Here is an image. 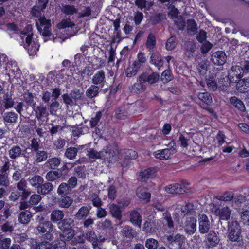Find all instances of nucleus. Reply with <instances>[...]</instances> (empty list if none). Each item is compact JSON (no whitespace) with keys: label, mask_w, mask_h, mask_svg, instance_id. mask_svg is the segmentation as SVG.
<instances>
[{"label":"nucleus","mask_w":249,"mask_h":249,"mask_svg":"<svg viewBox=\"0 0 249 249\" xmlns=\"http://www.w3.org/2000/svg\"><path fill=\"white\" fill-rule=\"evenodd\" d=\"M58 227L61 231L60 237L61 240L69 241L72 239L75 235L73 227L75 226L74 220L66 218L58 223Z\"/></svg>","instance_id":"f257e3e1"},{"label":"nucleus","mask_w":249,"mask_h":249,"mask_svg":"<svg viewBox=\"0 0 249 249\" xmlns=\"http://www.w3.org/2000/svg\"><path fill=\"white\" fill-rule=\"evenodd\" d=\"M36 220L38 223L36 227V231L38 234H45L47 239L50 241H52L53 236L52 232L53 228L52 223L45 218V214L37 215L36 217Z\"/></svg>","instance_id":"f03ea898"},{"label":"nucleus","mask_w":249,"mask_h":249,"mask_svg":"<svg viewBox=\"0 0 249 249\" xmlns=\"http://www.w3.org/2000/svg\"><path fill=\"white\" fill-rule=\"evenodd\" d=\"M16 189L11 193L9 199L11 201H16L19 198L21 200H26L31 194V192L28 188L27 184L24 179H21L16 184Z\"/></svg>","instance_id":"7ed1b4c3"},{"label":"nucleus","mask_w":249,"mask_h":249,"mask_svg":"<svg viewBox=\"0 0 249 249\" xmlns=\"http://www.w3.org/2000/svg\"><path fill=\"white\" fill-rule=\"evenodd\" d=\"M11 160L4 156L1 160L2 165L0 167V185L7 190L10 184V171L11 169Z\"/></svg>","instance_id":"20e7f679"},{"label":"nucleus","mask_w":249,"mask_h":249,"mask_svg":"<svg viewBox=\"0 0 249 249\" xmlns=\"http://www.w3.org/2000/svg\"><path fill=\"white\" fill-rule=\"evenodd\" d=\"M241 229L237 221H232L229 224L227 236L230 241L238 242L242 240Z\"/></svg>","instance_id":"39448f33"},{"label":"nucleus","mask_w":249,"mask_h":249,"mask_svg":"<svg viewBox=\"0 0 249 249\" xmlns=\"http://www.w3.org/2000/svg\"><path fill=\"white\" fill-rule=\"evenodd\" d=\"M160 79V75L151 68L143 72L137 78L138 82H143L149 85L156 83Z\"/></svg>","instance_id":"423d86ee"},{"label":"nucleus","mask_w":249,"mask_h":249,"mask_svg":"<svg viewBox=\"0 0 249 249\" xmlns=\"http://www.w3.org/2000/svg\"><path fill=\"white\" fill-rule=\"evenodd\" d=\"M158 172L157 167H151L142 170L139 172L138 179L139 181L146 182L148 179L154 178Z\"/></svg>","instance_id":"0eeeda50"},{"label":"nucleus","mask_w":249,"mask_h":249,"mask_svg":"<svg viewBox=\"0 0 249 249\" xmlns=\"http://www.w3.org/2000/svg\"><path fill=\"white\" fill-rule=\"evenodd\" d=\"M219 242L220 238L218 233L214 231H211L208 233L204 241L206 247L208 249L216 247Z\"/></svg>","instance_id":"6e6552de"},{"label":"nucleus","mask_w":249,"mask_h":249,"mask_svg":"<svg viewBox=\"0 0 249 249\" xmlns=\"http://www.w3.org/2000/svg\"><path fill=\"white\" fill-rule=\"evenodd\" d=\"M196 218L194 216L186 217L183 229L188 235H193L196 230Z\"/></svg>","instance_id":"1a4fd4ad"},{"label":"nucleus","mask_w":249,"mask_h":249,"mask_svg":"<svg viewBox=\"0 0 249 249\" xmlns=\"http://www.w3.org/2000/svg\"><path fill=\"white\" fill-rule=\"evenodd\" d=\"M109 210L110 215L115 219V221L122 224L123 209L121 207L116 204L111 203L109 205Z\"/></svg>","instance_id":"9d476101"},{"label":"nucleus","mask_w":249,"mask_h":249,"mask_svg":"<svg viewBox=\"0 0 249 249\" xmlns=\"http://www.w3.org/2000/svg\"><path fill=\"white\" fill-rule=\"evenodd\" d=\"M210 229V222L208 217L204 213L198 215V230L201 234L209 232Z\"/></svg>","instance_id":"9b49d317"},{"label":"nucleus","mask_w":249,"mask_h":249,"mask_svg":"<svg viewBox=\"0 0 249 249\" xmlns=\"http://www.w3.org/2000/svg\"><path fill=\"white\" fill-rule=\"evenodd\" d=\"M6 70L8 72L9 76L19 78L22 74L20 69L16 61L8 62L6 67Z\"/></svg>","instance_id":"f8f14e48"},{"label":"nucleus","mask_w":249,"mask_h":249,"mask_svg":"<svg viewBox=\"0 0 249 249\" xmlns=\"http://www.w3.org/2000/svg\"><path fill=\"white\" fill-rule=\"evenodd\" d=\"M226 58L225 53L222 51H218L213 53L211 60L215 65L220 66L225 64Z\"/></svg>","instance_id":"ddd939ff"},{"label":"nucleus","mask_w":249,"mask_h":249,"mask_svg":"<svg viewBox=\"0 0 249 249\" xmlns=\"http://www.w3.org/2000/svg\"><path fill=\"white\" fill-rule=\"evenodd\" d=\"M174 151L172 148L158 150L153 153V155L156 158L161 160H168L174 154Z\"/></svg>","instance_id":"4468645a"},{"label":"nucleus","mask_w":249,"mask_h":249,"mask_svg":"<svg viewBox=\"0 0 249 249\" xmlns=\"http://www.w3.org/2000/svg\"><path fill=\"white\" fill-rule=\"evenodd\" d=\"M8 154L11 160L22 157H25V154L22 152V149L18 144L12 145L9 149Z\"/></svg>","instance_id":"2eb2a0df"},{"label":"nucleus","mask_w":249,"mask_h":249,"mask_svg":"<svg viewBox=\"0 0 249 249\" xmlns=\"http://www.w3.org/2000/svg\"><path fill=\"white\" fill-rule=\"evenodd\" d=\"M106 82L105 72L101 70L97 71L93 76L92 82L95 85H98L102 88Z\"/></svg>","instance_id":"dca6fc26"},{"label":"nucleus","mask_w":249,"mask_h":249,"mask_svg":"<svg viewBox=\"0 0 249 249\" xmlns=\"http://www.w3.org/2000/svg\"><path fill=\"white\" fill-rule=\"evenodd\" d=\"M86 237L89 241L92 243L94 249H100V245L102 240L98 238L95 232L92 230L88 231L86 233Z\"/></svg>","instance_id":"f3484780"},{"label":"nucleus","mask_w":249,"mask_h":249,"mask_svg":"<svg viewBox=\"0 0 249 249\" xmlns=\"http://www.w3.org/2000/svg\"><path fill=\"white\" fill-rule=\"evenodd\" d=\"M184 237L179 234H176L175 236L173 235H170L166 237V240L169 245H176L181 247L184 240Z\"/></svg>","instance_id":"a211bd4d"},{"label":"nucleus","mask_w":249,"mask_h":249,"mask_svg":"<svg viewBox=\"0 0 249 249\" xmlns=\"http://www.w3.org/2000/svg\"><path fill=\"white\" fill-rule=\"evenodd\" d=\"M145 47L149 52H153L156 48V37L153 33H149L145 42Z\"/></svg>","instance_id":"6ab92c4d"},{"label":"nucleus","mask_w":249,"mask_h":249,"mask_svg":"<svg viewBox=\"0 0 249 249\" xmlns=\"http://www.w3.org/2000/svg\"><path fill=\"white\" fill-rule=\"evenodd\" d=\"M231 213V211L227 206L217 209L215 211V213L219 216L220 220H228Z\"/></svg>","instance_id":"aec40b11"},{"label":"nucleus","mask_w":249,"mask_h":249,"mask_svg":"<svg viewBox=\"0 0 249 249\" xmlns=\"http://www.w3.org/2000/svg\"><path fill=\"white\" fill-rule=\"evenodd\" d=\"M137 196L140 199L143 200L145 203H147L150 201L151 193L147 191L144 187H140L138 188Z\"/></svg>","instance_id":"412c9836"},{"label":"nucleus","mask_w":249,"mask_h":249,"mask_svg":"<svg viewBox=\"0 0 249 249\" xmlns=\"http://www.w3.org/2000/svg\"><path fill=\"white\" fill-rule=\"evenodd\" d=\"M64 213L63 211L55 209L52 211L50 215V220L52 223H57L62 220L64 217Z\"/></svg>","instance_id":"4be33fe9"},{"label":"nucleus","mask_w":249,"mask_h":249,"mask_svg":"<svg viewBox=\"0 0 249 249\" xmlns=\"http://www.w3.org/2000/svg\"><path fill=\"white\" fill-rule=\"evenodd\" d=\"M165 191L172 194H181L185 191L181 185L178 183L172 184L166 186Z\"/></svg>","instance_id":"5701e85b"},{"label":"nucleus","mask_w":249,"mask_h":249,"mask_svg":"<svg viewBox=\"0 0 249 249\" xmlns=\"http://www.w3.org/2000/svg\"><path fill=\"white\" fill-rule=\"evenodd\" d=\"M18 117L17 114L13 111L6 112L4 113L2 116L3 121L5 125L16 123Z\"/></svg>","instance_id":"b1692460"},{"label":"nucleus","mask_w":249,"mask_h":249,"mask_svg":"<svg viewBox=\"0 0 249 249\" xmlns=\"http://www.w3.org/2000/svg\"><path fill=\"white\" fill-rule=\"evenodd\" d=\"M231 70L230 76L232 77V78L236 77L237 79L235 80V82L240 81L244 74L242 70V67L238 65L233 66L231 67Z\"/></svg>","instance_id":"393cba45"},{"label":"nucleus","mask_w":249,"mask_h":249,"mask_svg":"<svg viewBox=\"0 0 249 249\" xmlns=\"http://www.w3.org/2000/svg\"><path fill=\"white\" fill-rule=\"evenodd\" d=\"M62 176V171L60 169L55 171H50L46 175V179L50 182L59 179Z\"/></svg>","instance_id":"a878e982"},{"label":"nucleus","mask_w":249,"mask_h":249,"mask_svg":"<svg viewBox=\"0 0 249 249\" xmlns=\"http://www.w3.org/2000/svg\"><path fill=\"white\" fill-rule=\"evenodd\" d=\"M130 221L135 226H140L142 217L140 213L136 210H132L130 213Z\"/></svg>","instance_id":"bb28decb"},{"label":"nucleus","mask_w":249,"mask_h":249,"mask_svg":"<svg viewBox=\"0 0 249 249\" xmlns=\"http://www.w3.org/2000/svg\"><path fill=\"white\" fill-rule=\"evenodd\" d=\"M230 102L238 110L245 112L246 107L244 103L236 96H232L229 99Z\"/></svg>","instance_id":"cd10ccee"},{"label":"nucleus","mask_w":249,"mask_h":249,"mask_svg":"<svg viewBox=\"0 0 249 249\" xmlns=\"http://www.w3.org/2000/svg\"><path fill=\"white\" fill-rule=\"evenodd\" d=\"M158 230L157 226L154 221H146L143 225V231L146 233L153 234Z\"/></svg>","instance_id":"c85d7f7f"},{"label":"nucleus","mask_w":249,"mask_h":249,"mask_svg":"<svg viewBox=\"0 0 249 249\" xmlns=\"http://www.w3.org/2000/svg\"><path fill=\"white\" fill-rule=\"evenodd\" d=\"M32 217V213L28 210L21 211L18 216V221L20 223L23 224H28Z\"/></svg>","instance_id":"c756f323"},{"label":"nucleus","mask_w":249,"mask_h":249,"mask_svg":"<svg viewBox=\"0 0 249 249\" xmlns=\"http://www.w3.org/2000/svg\"><path fill=\"white\" fill-rule=\"evenodd\" d=\"M122 232L124 236L130 239L134 238L137 235L136 231L129 226H124Z\"/></svg>","instance_id":"7c9ffc66"},{"label":"nucleus","mask_w":249,"mask_h":249,"mask_svg":"<svg viewBox=\"0 0 249 249\" xmlns=\"http://www.w3.org/2000/svg\"><path fill=\"white\" fill-rule=\"evenodd\" d=\"M34 156V159L37 163L45 161L48 158V154L46 151L38 150L35 152L33 154Z\"/></svg>","instance_id":"2f4dec72"},{"label":"nucleus","mask_w":249,"mask_h":249,"mask_svg":"<svg viewBox=\"0 0 249 249\" xmlns=\"http://www.w3.org/2000/svg\"><path fill=\"white\" fill-rule=\"evenodd\" d=\"M53 189V184L50 182H46L42 183L40 187L38 188L37 193L42 195H47L49 194Z\"/></svg>","instance_id":"473e14b6"},{"label":"nucleus","mask_w":249,"mask_h":249,"mask_svg":"<svg viewBox=\"0 0 249 249\" xmlns=\"http://www.w3.org/2000/svg\"><path fill=\"white\" fill-rule=\"evenodd\" d=\"M29 182L32 187L36 188L37 190L41 184L44 182V179L39 175H34L29 179Z\"/></svg>","instance_id":"72a5a7b5"},{"label":"nucleus","mask_w":249,"mask_h":249,"mask_svg":"<svg viewBox=\"0 0 249 249\" xmlns=\"http://www.w3.org/2000/svg\"><path fill=\"white\" fill-rule=\"evenodd\" d=\"M61 11L68 16L73 15L77 12V10L74 5L69 4H62Z\"/></svg>","instance_id":"f704fd0d"},{"label":"nucleus","mask_w":249,"mask_h":249,"mask_svg":"<svg viewBox=\"0 0 249 249\" xmlns=\"http://www.w3.org/2000/svg\"><path fill=\"white\" fill-rule=\"evenodd\" d=\"M33 108L35 111L36 116L38 119L45 116L46 114L47 107L43 103H40L39 106L35 107Z\"/></svg>","instance_id":"c9c22d12"},{"label":"nucleus","mask_w":249,"mask_h":249,"mask_svg":"<svg viewBox=\"0 0 249 249\" xmlns=\"http://www.w3.org/2000/svg\"><path fill=\"white\" fill-rule=\"evenodd\" d=\"M71 191L72 190L71 189L70 186L67 185V183H62L59 185L57 193L59 196H65L70 194Z\"/></svg>","instance_id":"e433bc0d"},{"label":"nucleus","mask_w":249,"mask_h":249,"mask_svg":"<svg viewBox=\"0 0 249 249\" xmlns=\"http://www.w3.org/2000/svg\"><path fill=\"white\" fill-rule=\"evenodd\" d=\"M61 198L58 201V204L61 208H68L72 203V198L67 196H61Z\"/></svg>","instance_id":"4c0bfd02"},{"label":"nucleus","mask_w":249,"mask_h":249,"mask_svg":"<svg viewBox=\"0 0 249 249\" xmlns=\"http://www.w3.org/2000/svg\"><path fill=\"white\" fill-rule=\"evenodd\" d=\"M105 150L107 156L109 158H112L118 152V146L115 143L109 144L106 146Z\"/></svg>","instance_id":"58836bf2"},{"label":"nucleus","mask_w":249,"mask_h":249,"mask_svg":"<svg viewBox=\"0 0 249 249\" xmlns=\"http://www.w3.org/2000/svg\"><path fill=\"white\" fill-rule=\"evenodd\" d=\"M137 59L135 60L133 62L136 67H142V65L145 63L147 61V58L145 56V54L144 52L139 51L137 55Z\"/></svg>","instance_id":"ea45409f"},{"label":"nucleus","mask_w":249,"mask_h":249,"mask_svg":"<svg viewBox=\"0 0 249 249\" xmlns=\"http://www.w3.org/2000/svg\"><path fill=\"white\" fill-rule=\"evenodd\" d=\"M40 44L36 40H33V42L29 46H24V48L28 51L30 55H34L36 54L39 50Z\"/></svg>","instance_id":"a19ab883"},{"label":"nucleus","mask_w":249,"mask_h":249,"mask_svg":"<svg viewBox=\"0 0 249 249\" xmlns=\"http://www.w3.org/2000/svg\"><path fill=\"white\" fill-rule=\"evenodd\" d=\"M99 88L95 85H92L88 88L86 91V96L89 98L97 96L99 93Z\"/></svg>","instance_id":"79ce46f5"},{"label":"nucleus","mask_w":249,"mask_h":249,"mask_svg":"<svg viewBox=\"0 0 249 249\" xmlns=\"http://www.w3.org/2000/svg\"><path fill=\"white\" fill-rule=\"evenodd\" d=\"M115 117L120 120H125L127 118L128 113L124 107H120L115 110Z\"/></svg>","instance_id":"37998d69"},{"label":"nucleus","mask_w":249,"mask_h":249,"mask_svg":"<svg viewBox=\"0 0 249 249\" xmlns=\"http://www.w3.org/2000/svg\"><path fill=\"white\" fill-rule=\"evenodd\" d=\"M3 104L5 109H8L12 108L14 104V101L8 93L4 94L3 97Z\"/></svg>","instance_id":"c03bdc74"},{"label":"nucleus","mask_w":249,"mask_h":249,"mask_svg":"<svg viewBox=\"0 0 249 249\" xmlns=\"http://www.w3.org/2000/svg\"><path fill=\"white\" fill-rule=\"evenodd\" d=\"M187 30L188 32L195 34L197 32V24L193 18H190L187 20Z\"/></svg>","instance_id":"a18cd8bd"},{"label":"nucleus","mask_w":249,"mask_h":249,"mask_svg":"<svg viewBox=\"0 0 249 249\" xmlns=\"http://www.w3.org/2000/svg\"><path fill=\"white\" fill-rule=\"evenodd\" d=\"M198 99L204 103L210 105L213 102L211 94L207 92H200L197 95Z\"/></svg>","instance_id":"49530a36"},{"label":"nucleus","mask_w":249,"mask_h":249,"mask_svg":"<svg viewBox=\"0 0 249 249\" xmlns=\"http://www.w3.org/2000/svg\"><path fill=\"white\" fill-rule=\"evenodd\" d=\"M89 210L86 206L81 207L75 214V217L78 220L85 218L89 214Z\"/></svg>","instance_id":"de8ad7c7"},{"label":"nucleus","mask_w":249,"mask_h":249,"mask_svg":"<svg viewBox=\"0 0 249 249\" xmlns=\"http://www.w3.org/2000/svg\"><path fill=\"white\" fill-rule=\"evenodd\" d=\"M78 151V149L76 147H68L65 151V156L68 159L73 160L77 156Z\"/></svg>","instance_id":"09e8293b"},{"label":"nucleus","mask_w":249,"mask_h":249,"mask_svg":"<svg viewBox=\"0 0 249 249\" xmlns=\"http://www.w3.org/2000/svg\"><path fill=\"white\" fill-rule=\"evenodd\" d=\"M141 68V67H136L134 65V63L133 62L132 65L126 69V76L127 77H132L135 76Z\"/></svg>","instance_id":"8fccbe9b"},{"label":"nucleus","mask_w":249,"mask_h":249,"mask_svg":"<svg viewBox=\"0 0 249 249\" xmlns=\"http://www.w3.org/2000/svg\"><path fill=\"white\" fill-rule=\"evenodd\" d=\"M24 101L28 106H31L33 108H34L36 102L34 100V96L31 92H28L25 93L23 96Z\"/></svg>","instance_id":"3c124183"},{"label":"nucleus","mask_w":249,"mask_h":249,"mask_svg":"<svg viewBox=\"0 0 249 249\" xmlns=\"http://www.w3.org/2000/svg\"><path fill=\"white\" fill-rule=\"evenodd\" d=\"M28 148L30 149L31 150L32 154H34L35 152L38 151L40 149L39 141L35 138H32L31 140V143L29 144Z\"/></svg>","instance_id":"603ef678"},{"label":"nucleus","mask_w":249,"mask_h":249,"mask_svg":"<svg viewBox=\"0 0 249 249\" xmlns=\"http://www.w3.org/2000/svg\"><path fill=\"white\" fill-rule=\"evenodd\" d=\"M239 213L243 224L249 225V210L239 209Z\"/></svg>","instance_id":"864d4df0"},{"label":"nucleus","mask_w":249,"mask_h":249,"mask_svg":"<svg viewBox=\"0 0 249 249\" xmlns=\"http://www.w3.org/2000/svg\"><path fill=\"white\" fill-rule=\"evenodd\" d=\"M61 160L57 157H53L49 159L47 163L48 164V166L53 169H56L60 165Z\"/></svg>","instance_id":"5fc2aeb1"},{"label":"nucleus","mask_w":249,"mask_h":249,"mask_svg":"<svg viewBox=\"0 0 249 249\" xmlns=\"http://www.w3.org/2000/svg\"><path fill=\"white\" fill-rule=\"evenodd\" d=\"M173 78V74L170 70H165L161 73V80L163 83L169 82L171 81Z\"/></svg>","instance_id":"6e6d98bb"},{"label":"nucleus","mask_w":249,"mask_h":249,"mask_svg":"<svg viewBox=\"0 0 249 249\" xmlns=\"http://www.w3.org/2000/svg\"><path fill=\"white\" fill-rule=\"evenodd\" d=\"M165 18V15L162 13L160 12L152 17L151 21L153 24L156 25L160 23Z\"/></svg>","instance_id":"4d7b16f0"},{"label":"nucleus","mask_w":249,"mask_h":249,"mask_svg":"<svg viewBox=\"0 0 249 249\" xmlns=\"http://www.w3.org/2000/svg\"><path fill=\"white\" fill-rule=\"evenodd\" d=\"M145 245L148 249H157L159 244L157 240L152 238H149L146 240Z\"/></svg>","instance_id":"13d9d810"},{"label":"nucleus","mask_w":249,"mask_h":249,"mask_svg":"<svg viewBox=\"0 0 249 249\" xmlns=\"http://www.w3.org/2000/svg\"><path fill=\"white\" fill-rule=\"evenodd\" d=\"M144 83H143V82L135 83L132 87V89L137 93H140L142 91H144L146 89V87L144 84Z\"/></svg>","instance_id":"bf43d9fd"},{"label":"nucleus","mask_w":249,"mask_h":249,"mask_svg":"<svg viewBox=\"0 0 249 249\" xmlns=\"http://www.w3.org/2000/svg\"><path fill=\"white\" fill-rule=\"evenodd\" d=\"M11 240L9 238H3L0 236V249H8L11 245Z\"/></svg>","instance_id":"052dcab7"},{"label":"nucleus","mask_w":249,"mask_h":249,"mask_svg":"<svg viewBox=\"0 0 249 249\" xmlns=\"http://www.w3.org/2000/svg\"><path fill=\"white\" fill-rule=\"evenodd\" d=\"M107 196L109 200L113 201L117 196V191L116 187L113 185H110L107 189Z\"/></svg>","instance_id":"680f3d73"},{"label":"nucleus","mask_w":249,"mask_h":249,"mask_svg":"<svg viewBox=\"0 0 249 249\" xmlns=\"http://www.w3.org/2000/svg\"><path fill=\"white\" fill-rule=\"evenodd\" d=\"M102 117V112L99 111L96 113L95 116L92 117L89 121L90 126L91 128L95 127Z\"/></svg>","instance_id":"e2e57ef3"},{"label":"nucleus","mask_w":249,"mask_h":249,"mask_svg":"<svg viewBox=\"0 0 249 249\" xmlns=\"http://www.w3.org/2000/svg\"><path fill=\"white\" fill-rule=\"evenodd\" d=\"M35 249H52L53 245L49 241H44L39 242H36Z\"/></svg>","instance_id":"0e129e2a"},{"label":"nucleus","mask_w":249,"mask_h":249,"mask_svg":"<svg viewBox=\"0 0 249 249\" xmlns=\"http://www.w3.org/2000/svg\"><path fill=\"white\" fill-rule=\"evenodd\" d=\"M232 192L226 191L222 195L218 196V199L224 201H231L234 198Z\"/></svg>","instance_id":"69168bd1"},{"label":"nucleus","mask_w":249,"mask_h":249,"mask_svg":"<svg viewBox=\"0 0 249 249\" xmlns=\"http://www.w3.org/2000/svg\"><path fill=\"white\" fill-rule=\"evenodd\" d=\"M237 84L241 86L243 89V92H247L249 90V78H244L242 80L237 82Z\"/></svg>","instance_id":"338daca9"},{"label":"nucleus","mask_w":249,"mask_h":249,"mask_svg":"<svg viewBox=\"0 0 249 249\" xmlns=\"http://www.w3.org/2000/svg\"><path fill=\"white\" fill-rule=\"evenodd\" d=\"M226 137L224 131L219 130L216 136V139L217 141L218 146H222L225 142H226Z\"/></svg>","instance_id":"774afa93"}]
</instances>
